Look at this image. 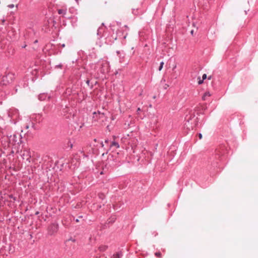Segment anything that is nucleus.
<instances>
[{
  "label": "nucleus",
  "mask_w": 258,
  "mask_h": 258,
  "mask_svg": "<svg viewBox=\"0 0 258 258\" xmlns=\"http://www.w3.org/2000/svg\"><path fill=\"white\" fill-rule=\"evenodd\" d=\"M76 1H78V0H75Z\"/></svg>",
  "instance_id": "nucleus-37"
},
{
  "label": "nucleus",
  "mask_w": 258,
  "mask_h": 258,
  "mask_svg": "<svg viewBox=\"0 0 258 258\" xmlns=\"http://www.w3.org/2000/svg\"><path fill=\"white\" fill-rule=\"evenodd\" d=\"M49 98V96H48L47 94L45 93L40 94L38 96V99L40 101H43L46 99V98Z\"/></svg>",
  "instance_id": "nucleus-7"
},
{
  "label": "nucleus",
  "mask_w": 258,
  "mask_h": 258,
  "mask_svg": "<svg viewBox=\"0 0 258 258\" xmlns=\"http://www.w3.org/2000/svg\"><path fill=\"white\" fill-rule=\"evenodd\" d=\"M14 74L12 73H8L4 75L2 77L1 84L3 86H6L7 85L12 83L14 79Z\"/></svg>",
  "instance_id": "nucleus-3"
},
{
  "label": "nucleus",
  "mask_w": 258,
  "mask_h": 258,
  "mask_svg": "<svg viewBox=\"0 0 258 258\" xmlns=\"http://www.w3.org/2000/svg\"><path fill=\"white\" fill-rule=\"evenodd\" d=\"M194 115H190V116H188L187 115L185 116V119L188 122H189V120L191 119V117L194 116Z\"/></svg>",
  "instance_id": "nucleus-14"
},
{
  "label": "nucleus",
  "mask_w": 258,
  "mask_h": 258,
  "mask_svg": "<svg viewBox=\"0 0 258 258\" xmlns=\"http://www.w3.org/2000/svg\"><path fill=\"white\" fill-rule=\"evenodd\" d=\"M17 92V89H16L15 93Z\"/></svg>",
  "instance_id": "nucleus-36"
},
{
  "label": "nucleus",
  "mask_w": 258,
  "mask_h": 258,
  "mask_svg": "<svg viewBox=\"0 0 258 258\" xmlns=\"http://www.w3.org/2000/svg\"><path fill=\"white\" fill-rule=\"evenodd\" d=\"M161 254V253L159 252H157L155 253V255L159 257H160Z\"/></svg>",
  "instance_id": "nucleus-20"
},
{
  "label": "nucleus",
  "mask_w": 258,
  "mask_h": 258,
  "mask_svg": "<svg viewBox=\"0 0 258 258\" xmlns=\"http://www.w3.org/2000/svg\"><path fill=\"white\" fill-rule=\"evenodd\" d=\"M163 64H164V62L163 61H162V62H160V66H159V69H158V70L159 71H160L162 69L163 67Z\"/></svg>",
  "instance_id": "nucleus-16"
},
{
  "label": "nucleus",
  "mask_w": 258,
  "mask_h": 258,
  "mask_svg": "<svg viewBox=\"0 0 258 258\" xmlns=\"http://www.w3.org/2000/svg\"><path fill=\"white\" fill-rule=\"evenodd\" d=\"M101 114L102 115H104V113H101V112L99 111H98L97 112H93V114Z\"/></svg>",
  "instance_id": "nucleus-18"
},
{
  "label": "nucleus",
  "mask_w": 258,
  "mask_h": 258,
  "mask_svg": "<svg viewBox=\"0 0 258 258\" xmlns=\"http://www.w3.org/2000/svg\"><path fill=\"white\" fill-rule=\"evenodd\" d=\"M211 94L209 92H206L205 93L204 95L202 97V99L203 100H206L207 97H210Z\"/></svg>",
  "instance_id": "nucleus-12"
},
{
  "label": "nucleus",
  "mask_w": 258,
  "mask_h": 258,
  "mask_svg": "<svg viewBox=\"0 0 258 258\" xmlns=\"http://www.w3.org/2000/svg\"><path fill=\"white\" fill-rule=\"evenodd\" d=\"M62 64L61 63L58 64V65H56L55 68H59V69H61L62 68Z\"/></svg>",
  "instance_id": "nucleus-19"
},
{
  "label": "nucleus",
  "mask_w": 258,
  "mask_h": 258,
  "mask_svg": "<svg viewBox=\"0 0 258 258\" xmlns=\"http://www.w3.org/2000/svg\"><path fill=\"white\" fill-rule=\"evenodd\" d=\"M202 78L203 80H205L207 78V75L206 74H204L202 76Z\"/></svg>",
  "instance_id": "nucleus-21"
},
{
  "label": "nucleus",
  "mask_w": 258,
  "mask_h": 258,
  "mask_svg": "<svg viewBox=\"0 0 258 258\" xmlns=\"http://www.w3.org/2000/svg\"><path fill=\"white\" fill-rule=\"evenodd\" d=\"M110 147H115L116 148H119V144L117 142H115V141H112L111 143V144H110Z\"/></svg>",
  "instance_id": "nucleus-10"
},
{
  "label": "nucleus",
  "mask_w": 258,
  "mask_h": 258,
  "mask_svg": "<svg viewBox=\"0 0 258 258\" xmlns=\"http://www.w3.org/2000/svg\"><path fill=\"white\" fill-rule=\"evenodd\" d=\"M204 80H200L198 81V84L199 85L202 84L203 83Z\"/></svg>",
  "instance_id": "nucleus-22"
},
{
  "label": "nucleus",
  "mask_w": 258,
  "mask_h": 258,
  "mask_svg": "<svg viewBox=\"0 0 258 258\" xmlns=\"http://www.w3.org/2000/svg\"><path fill=\"white\" fill-rule=\"evenodd\" d=\"M122 256V254L121 252H117V253L114 254L111 258H120Z\"/></svg>",
  "instance_id": "nucleus-9"
},
{
  "label": "nucleus",
  "mask_w": 258,
  "mask_h": 258,
  "mask_svg": "<svg viewBox=\"0 0 258 258\" xmlns=\"http://www.w3.org/2000/svg\"><path fill=\"white\" fill-rule=\"evenodd\" d=\"M86 83L87 84V85H88V86H90V80H87L86 81Z\"/></svg>",
  "instance_id": "nucleus-25"
},
{
  "label": "nucleus",
  "mask_w": 258,
  "mask_h": 258,
  "mask_svg": "<svg viewBox=\"0 0 258 258\" xmlns=\"http://www.w3.org/2000/svg\"><path fill=\"white\" fill-rule=\"evenodd\" d=\"M103 31L104 30L102 28L99 27L97 30V35H98L100 37H101L102 33Z\"/></svg>",
  "instance_id": "nucleus-11"
},
{
  "label": "nucleus",
  "mask_w": 258,
  "mask_h": 258,
  "mask_svg": "<svg viewBox=\"0 0 258 258\" xmlns=\"http://www.w3.org/2000/svg\"><path fill=\"white\" fill-rule=\"evenodd\" d=\"M57 12L59 15H62L64 16L67 14V9H60L57 10Z\"/></svg>",
  "instance_id": "nucleus-8"
},
{
  "label": "nucleus",
  "mask_w": 258,
  "mask_h": 258,
  "mask_svg": "<svg viewBox=\"0 0 258 258\" xmlns=\"http://www.w3.org/2000/svg\"><path fill=\"white\" fill-rule=\"evenodd\" d=\"M9 8H13L14 7V5L13 4H11V5H8V6Z\"/></svg>",
  "instance_id": "nucleus-23"
},
{
  "label": "nucleus",
  "mask_w": 258,
  "mask_h": 258,
  "mask_svg": "<svg viewBox=\"0 0 258 258\" xmlns=\"http://www.w3.org/2000/svg\"><path fill=\"white\" fill-rule=\"evenodd\" d=\"M133 13L134 14V15H138L139 14V13H138V9H133Z\"/></svg>",
  "instance_id": "nucleus-17"
},
{
  "label": "nucleus",
  "mask_w": 258,
  "mask_h": 258,
  "mask_svg": "<svg viewBox=\"0 0 258 258\" xmlns=\"http://www.w3.org/2000/svg\"><path fill=\"white\" fill-rule=\"evenodd\" d=\"M190 33H191V34H193L194 30H191V31H190Z\"/></svg>",
  "instance_id": "nucleus-33"
},
{
  "label": "nucleus",
  "mask_w": 258,
  "mask_h": 258,
  "mask_svg": "<svg viewBox=\"0 0 258 258\" xmlns=\"http://www.w3.org/2000/svg\"><path fill=\"white\" fill-rule=\"evenodd\" d=\"M10 128L6 127L5 128H0V136L2 135V143L5 148L12 146L18 147L22 143V136L17 133H14L13 135H10L9 132Z\"/></svg>",
  "instance_id": "nucleus-1"
},
{
  "label": "nucleus",
  "mask_w": 258,
  "mask_h": 258,
  "mask_svg": "<svg viewBox=\"0 0 258 258\" xmlns=\"http://www.w3.org/2000/svg\"><path fill=\"white\" fill-rule=\"evenodd\" d=\"M39 214V212H38V211H37V212H36L35 213V215H38Z\"/></svg>",
  "instance_id": "nucleus-28"
},
{
  "label": "nucleus",
  "mask_w": 258,
  "mask_h": 258,
  "mask_svg": "<svg viewBox=\"0 0 258 258\" xmlns=\"http://www.w3.org/2000/svg\"><path fill=\"white\" fill-rule=\"evenodd\" d=\"M140 111H141V109H140V108H138V109H137V112H139Z\"/></svg>",
  "instance_id": "nucleus-30"
},
{
  "label": "nucleus",
  "mask_w": 258,
  "mask_h": 258,
  "mask_svg": "<svg viewBox=\"0 0 258 258\" xmlns=\"http://www.w3.org/2000/svg\"><path fill=\"white\" fill-rule=\"evenodd\" d=\"M26 45H23V46H22V48H25V47H26Z\"/></svg>",
  "instance_id": "nucleus-32"
},
{
  "label": "nucleus",
  "mask_w": 258,
  "mask_h": 258,
  "mask_svg": "<svg viewBox=\"0 0 258 258\" xmlns=\"http://www.w3.org/2000/svg\"><path fill=\"white\" fill-rule=\"evenodd\" d=\"M76 221L77 222H78L79 221V220H78V219H77L76 220Z\"/></svg>",
  "instance_id": "nucleus-35"
},
{
  "label": "nucleus",
  "mask_w": 258,
  "mask_h": 258,
  "mask_svg": "<svg viewBox=\"0 0 258 258\" xmlns=\"http://www.w3.org/2000/svg\"><path fill=\"white\" fill-rule=\"evenodd\" d=\"M116 53L117 54L119 57H124V54L123 53H121L120 51H116Z\"/></svg>",
  "instance_id": "nucleus-15"
},
{
  "label": "nucleus",
  "mask_w": 258,
  "mask_h": 258,
  "mask_svg": "<svg viewBox=\"0 0 258 258\" xmlns=\"http://www.w3.org/2000/svg\"><path fill=\"white\" fill-rule=\"evenodd\" d=\"M21 156L23 159H26L29 162H30V159L31 157V152L29 149L24 148L21 151Z\"/></svg>",
  "instance_id": "nucleus-6"
},
{
  "label": "nucleus",
  "mask_w": 258,
  "mask_h": 258,
  "mask_svg": "<svg viewBox=\"0 0 258 258\" xmlns=\"http://www.w3.org/2000/svg\"><path fill=\"white\" fill-rule=\"evenodd\" d=\"M10 198L11 199H13L14 200H15V198L12 195L10 196Z\"/></svg>",
  "instance_id": "nucleus-26"
},
{
  "label": "nucleus",
  "mask_w": 258,
  "mask_h": 258,
  "mask_svg": "<svg viewBox=\"0 0 258 258\" xmlns=\"http://www.w3.org/2000/svg\"><path fill=\"white\" fill-rule=\"evenodd\" d=\"M98 65L100 66L99 72L102 74L107 73L109 71V62L106 60H101L98 62Z\"/></svg>",
  "instance_id": "nucleus-4"
},
{
  "label": "nucleus",
  "mask_w": 258,
  "mask_h": 258,
  "mask_svg": "<svg viewBox=\"0 0 258 258\" xmlns=\"http://www.w3.org/2000/svg\"><path fill=\"white\" fill-rule=\"evenodd\" d=\"M38 42V40H36L35 41H34V43H37Z\"/></svg>",
  "instance_id": "nucleus-34"
},
{
  "label": "nucleus",
  "mask_w": 258,
  "mask_h": 258,
  "mask_svg": "<svg viewBox=\"0 0 258 258\" xmlns=\"http://www.w3.org/2000/svg\"><path fill=\"white\" fill-rule=\"evenodd\" d=\"M108 248V246L106 245H101L99 247V249L100 251H105Z\"/></svg>",
  "instance_id": "nucleus-13"
},
{
  "label": "nucleus",
  "mask_w": 258,
  "mask_h": 258,
  "mask_svg": "<svg viewBox=\"0 0 258 258\" xmlns=\"http://www.w3.org/2000/svg\"><path fill=\"white\" fill-rule=\"evenodd\" d=\"M58 230V224L53 223L50 224L47 228V233L49 235H55Z\"/></svg>",
  "instance_id": "nucleus-5"
},
{
  "label": "nucleus",
  "mask_w": 258,
  "mask_h": 258,
  "mask_svg": "<svg viewBox=\"0 0 258 258\" xmlns=\"http://www.w3.org/2000/svg\"><path fill=\"white\" fill-rule=\"evenodd\" d=\"M7 113L11 123L16 124L19 119L18 110L15 108H11L8 110Z\"/></svg>",
  "instance_id": "nucleus-2"
},
{
  "label": "nucleus",
  "mask_w": 258,
  "mask_h": 258,
  "mask_svg": "<svg viewBox=\"0 0 258 258\" xmlns=\"http://www.w3.org/2000/svg\"><path fill=\"white\" fill-rule=\"evenodd\" d=\"M199 137L200 139H201L202 138V134H201V133L199 134Z\"/></svg>",
  "instance_id": "nucleus-24"
},
{
  "label": "nucleus",
  "mask_w": 258,
  "mask_h": 258,
  "mask_svg": "<svg viewBox=\"0 0 258 258\" xmlns=\"http://www.w3.org/2000/svg\"><path fill=\"white\" fill-rule=\"evenodd\" d=\"M211 78H212V76H209V77H208V79H209V80H210V79H211Z\"/></svg>",
  "instance_id": "nucleus-31"
},
{
  "label": "nucleus",
  "mask_w": 258,
  "mask_h": 258,
  "mask_svg": "<svg viewBox=\"0 0 258 258\" xmlns=\"http://www.w3.org/2000/svg\"><path fill=\"white\" fill-rule=\"evenodd\" d=\"M0 90H1V89H0Z\"/></svg>",
  "instance_id": "nucleus-38"
},
{
  "label": "nucleus",
  "mask_w": 258,
  "mask_h": 258,
  "mask_svg": "<svg viewBox=\"0 0 258 258\" xmlns=\"http://www.w3.org/2000/svg\"><path fill=\"white\" fill-rule=\"evenodd\" d=\"M108 141H109V140H105V143H108Z\"/></svg>",
  "instance_id": "nucleus-27"
},
{
  "label": "nucleus",
  "mask_w": 258,
  "mask_h": 258,
  "mask_svg": "<svg viewBox=\"0 0 258 258\" xmlns=\"http://www.w3.org/2000/svg\"><path fill=\"white\" fill-rule=\"evenodd\" d=\"M61 47H65V44H62L61 45Z\"/></svg>",
  "instance_id": "nucleus-29"
}]
</instances>
